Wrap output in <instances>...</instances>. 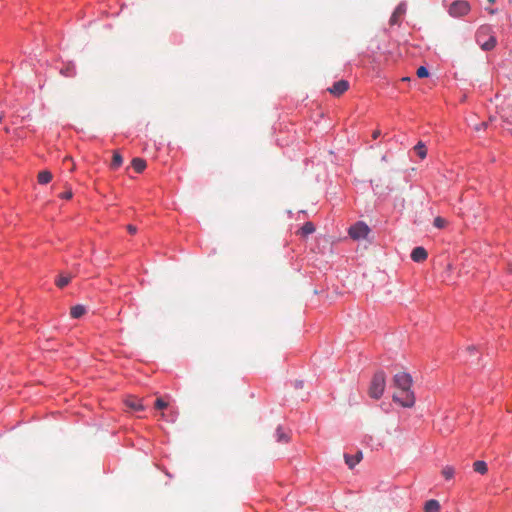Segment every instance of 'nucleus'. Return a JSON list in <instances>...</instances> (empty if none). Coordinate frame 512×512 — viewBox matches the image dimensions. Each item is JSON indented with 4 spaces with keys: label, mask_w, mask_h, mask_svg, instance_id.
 <instances>
[{
    "label": "nucleus",
    "mask_w": 512,
    "mask_h": 512,
    "mask_svg": "<svg viewBox=\"0 0 512 512\" xmlns=\"http://www.w3.org/2000/svg\"><path fill=\"white\" fill-rule=\"evenodd\" d=\"M417 76L419 78H424V77H427L429 75V72L428 70L424 67V66H420L418 69H417V72H416Z\"/></svg>",
    "instance_id": "b1692460"
},
{
    "label": "nucleus",
    "mask_w": 512,
    "mask_h": 512,
    "mask_svg": "<svg viewBox=\"0 0 512 512\" xmlns=\"http://www.w3.org/2000/svg\"><path fill=\"white\" fill-rule=\"evenodd\" d=\"M370 232V228L368 227V225L362 221H359L357 223H355L353 226H351L349 228V236L353 239V240H360V239H365L368 234Z\"/></svg>",
    "instance_id": "20e7f679"
},
{
    "label": "nucleus",
    "mask_w": 512,
    "mask_h": 512,
    "mask_svg": "<svg viewBox=\"0 0 512 512\" xmlns=\"http://www.w3.org/2000/svg\"><path fill=\"white\" fill-rule=\"evenodd\" d=\"M276 439L278 442L288 443L290 437L281 427H278L276 430Z\"/></svg>",
    "instance_id": "a211bd4d"
},
{
    "label": "nucleus",
    "mask_w": 512,
    "mask_h": 512,
    "mask_svg": "<svg viewBox=\"0 0 512 512\" xmlns=\"http://www.w3.org/2000/svg\"><path fill=\"white\" fill-rule=\"evenodd\" d=\"M314 231H315V227H314L313 223H311V222H306L300 229V233L303 236L312 234Z\"/></svg>",
    "instance_id": "412c9836"
},
{
    "label": "nucleus",
    "mask_w": 512,
    "mask_h": 512,
    "mask_svg": "<svg viewBox=\"0 0 512 512\" xmlns=\"http://www.w3.org/2000/svg\"><path fill=\"white\" fill-rule=\"evenodd\" d=\"M127 230H128V232H129V233H131V234H135V233H136V231H137V228H136L134 225L129 224V225L127 226Z\"/></svg>",
    "instance_id": "bb28decb"
},
{
    "label": "nucleus",
    "mask_w": 512,
    "mask_h": 512,
    "mask_svg": "<svg viewBox=\"0 0 512 512\" xmlns=\"http://www.w3.org/2000/svg\"><path fill=\"white\" fill-rule=\"evenodd\" d=\"M434 226L438 229H442L446 226L447 221L442 217H436L433 222Z\"/></svg>",
    "instance_id": "5701e85b"
},
{
    "label": "nucleus",
    "mask_w": 512,
    "mask_h": 512,
    "mask_svg": "<svg viewBox=\"0 0 512 512\" xmlns=\"http://www.w3.org/2000/svg\"><path fill=\"white\" fill-rule=\"evenodd\" d=\"M75 169V165L73 163H71V167H69V171H73Z\"/></svg>",
    "instance_id": "7c9ffc66"
},
{
    "label": "nucleus",
    "mask_w": 512,
    "mask_h": 512,
    "mask_svg": "<svg viewBox=\"0 0 512 512\" xmlns=\"http://www.w3.org/2000/svg\"><path fill=\"white\" fill-rule=\"evenodd\" d=\"M425 512H440V504L437 500H429L424 507Z\"/></svg>",
    "instance_id": "4468645a"
},
{
    "label": "nucleus",
    "mask_w": 512,
    "mask_h": 512,
    "mask_svg": "<svg viewBox=\"0 0 512 512\" xmlns=\"http://www.w3.org/2000/svg\"><path fill=\"white\" fill-rule=\"evenodd\" d=\"M168 407V403L165 402L162 398H157L155 401V408L157 409H165Z\"/></svg>",
    "instance_id": "393cba45"
},
{
    "label": "nucleus",
    "mask_w": 512,
    "mask_h": 512,
    "mask_svg": "<svg viewBox=\"0 0 512 512\" xmlns=\"http://www.w3.org/2000/svg\"><path fill=\"white\" fill-rule=\"evenodd\" d=\"M486 10H487L490 14H492V15H493V14H495V13L497 12V10H495V9H489V8H487Z\"/></svg>",
    "instance_id": "c756f323"
},
{
    "label": "nucleus",
    "mask_w": 512,
    "mask_h": 512,
    "mask_svg": "<svg viewBox=\"0 0 512 512\" xmlns=\"http://www.w3.org/2000/svg\"><path fill=\"white\" fill-rule=\"evenodd\" d=\"M349 88V82L346 80H340L333 84L332 87L328 88L330 94L339 97L345 93Z\"/></svg>",
    "instance_id": "423d86ee"
},
{
    "label": "nucleus",
    "mask_w": 512,
    "mask_h": 512,
    "mask_svg": "<svg viewBox=\"0 0 512 512\" xmlns=\"http://www.w3.org/2000/svg\"><path fill=\"white\" fill-rule=\"evenodd\" d=\"M71 163H72V159L69 158V157H66L64 160H63V164H68V167H71Z\"/></svg>",
    "instance_id": "cd10ccee"
},
{
    "label": "nucleus",
    "mask_w": 512,
    "mask_h": 512,
    "mask_svg": "<svg viewBox=\"0 0 512 512\" xmlns=\"http://www.w3.org/2000/svg\"><path fill=\"white\" fill-rule=\"evenodd\" d=\"M60 74L65 77H75L76 76L75 66L72 64H69V65L61 68Z\"/></svg>",
    "instance_id": "dca6fc26"
},
{
    "label": "nucleus",
    "mask_w": 512,
    "mask_h": 512,
    "mask_svg": "<svg viewBox=\"0 0 512 512\" xmlns=\"http://www.w3.org/2000/svg\"><path fill=\"white\" fill-rule=\"evenodd\" d=\"M476 41L484 51L492 50L497 43L496 37L491 33L489 26H482L476 33Z\"/></svg>",
    "instance_id": "f03ea898"
},
{
    "label": "nucleus",
    "mask_w": 512,
    "mask_h": 512,
    "mask_svg": "<svg viewBox=\"0 0 512 512\" xmlns=\"http://www.w3.org/2000/svg\"><path fill=\"white\" fill-rule=\"evenodd\" d=\"M473 470L479 474L484 475L487 473L488 467L485 461L478 460L473 463Z\"/></svg>",
    "instance_id": "ddd939ff"
},
{
    "label": "nucleus",
    "mask_w": 512,
    "mask_h": 512,
    "mask_svg": "<svg viewBox=\"0 0 512 512\" xmlns=\"http://www.w3.org/2000/svg\"><path fill=\"white\" fill-rule=\"evenodd\" d=\"M427 256V251L423 247H416L411 253V259L415 262H423L427 259Z\"/></svg>",
    "instance_id": "6e6552de"
},
{
    "label": "nucleus",
    "mask_w": 512,
    "mask_h": 512,
    "mask_svg": "<svg viewBox=\"0 0 512 512\" xmlns=\"http://www.w3.org/2000/svg\"><path fill=\"white\" fill-rule=\"evenodd\" d=\"M488 1H489L490 3H494V2H495V0H488Z\"/></svg>",
    "instance_id": "f704fd0d"
},
{
    "label": "nucleus",
    "mask_w": 512,
    "mask_h": 512,
    "mask_svg": "<svg viewBox=\"0 0 512 512\" xmlns=\"http://www.w3.org/2000/svg\"><path fill=\"white\" fill-rule=\"evenodd\" d=\"M72 196H73V193H72V190H71V189H69V190H67L66 192L61 193V194L59 195V197H60V198H62V199H66V200L71 199V198H72Z\"/></svg>",
    "instance_id": "a878e982"
},
{
    "label": "nucleus",
    "mask_w": 512,
    "mask_h": 512,
    "mask_svg": "<svg viewBox=\"0 0 512 512\" xmlns=\"http://www.w3.org/2000/svg\"><path fill=\"white\" fill-rule=\"evenodd\" d=\"M123 163V158L118 152H114L112 162H111V168L116 170L118 169Z\"/></svg>",
    "instance_id": "aec40b11"
},
{
    "label": "nucleus",
    "mask_w": 512,
    "mask_h": 512,
    "mask_svg": "<svg viewBox=\"0 0 512 512\" xmlns=\"http://www.w3.org/2000/svg\"><path fill=\"white\" fill-rule=\"evenodd\" d=\"M131 165L137 173H141L146 168V161L142 158H134Z\"/></svg>",
    "instance_id": "9b49d317"
},
{
    "label": "nucleus",
    "mask_w": 512,
    "mask_h": 512,
    "mask_svg": "<svg viewBox=\"0 0 512 512\" xmlns=\"http://www.w3.org/2000/svg\"><path fill=\"white\" fill-rule=\"evenodd\" d=\"M380 130H375L372 134L373 139H377L380 136Z\"/></svg>",
    "instance_id": "c85d7f7f"
},
{
    "label": "nucleus",
    "mask_w": 512,
    "mask_h": 512,
    "mask_svg": "<svg viewBox=\"0 0 512 512\" xmlns=\"http://www.w3.org/2000/svg\"><path fill=\"white\" fill-rule=\"evenodd\" d=\"M481 125H482V127H486V123L485 122H482Z\"/></svg>",
    "instance_id": "72a5a7b5"
},
{
    "label": "nucleus",
    "mask_w": 512,
    "mask_h": 512,
    "mask_svg": "<svg viewBox=\"0 0 512 512\" xmlns=\"http://www.w3.org/2000/svg\"><path fill=\"white\" fill-rule=\"evenodd\" d=\"M406 12V5L405 4H399L395 11L393 12L391 18H390V24L395 25L399 23L400 17L404 15Z\"/></svg>",
    "instance_id": "1a4fd4ad"
},
{
    "label": "nucleus",
    "mask_w": 512,
    "mask_h": 512,
    "mask_svg": "<svg viewBox=\"0 0 512 512\" xmlns=\"http://www.w3.org/2000/svg\"><path fill=\"white\" fill-rule=\"evenodd\" d=\"M393 386L396 391L393 393V401L403 407L410 408L415 404V396L411 390L412 377L406 372H399L393 377Z\"/></svg>",
    "instance_id": "f257e3e1"
},
{
    "label": "nucleus",
    "mask_w": 512,
    "mask_h": 512,
    "mask_svg": "<svg viewBox=\"0 0 512 512\" xmlns=\"http://www.w3.org/2000/svg\"><path fill=\"white\" fill-rule=\"evenodd\" d=\"M386 386V377L384 372L379 371L376 372L371 380L370 386H369V396L373 399H379Z\"/></svg>",
    "instance_id": "7ed1b4c3"
},
{
    "label": "nucleus",
    "mask_w": 512,
    "mask_h": 512,
    "mask_svg": "<svg viewBox=\"0 0 512 512\" xmlns=\"http://www.w3.org/2000/svg\"><path fill=\"white\" fill-rule=\"evenodd\" d=\"M345 462L349 466V468H353L356 464H358L362 459V452H358L355 456H351L348 454L344 455Z\"/></svg>",
    "instance_id": "9d476101"
},
{
    "label": "nucleus",
    "mask_w": 512,
    "mask_h": 512,
    "mask_svg": "<svg viewBox=\"0 0 512 512\" xmlns=\"http://www.w3.org/2000/svg\"><path fill=\"white\" fill-rule=\"evenodd\" d=\"M469 11V3L463 0L453 2L449 7V14L452 17H463L468 14Z\"/></svg>",
    "instance_id": "39448f33"
},
{
    "label": "nucleus",
    "mask_w": 512,
    "mask_h": 512,
    "mask_svg": "<svg viewBox=\"0 0 512 512\" xmlns=\"http://www.w3.org/2000/svg\"><path fill=\"white\" fill-rule=\"evenodd\" d=\"M508 269L510 272H512V264L509 265Z\"/></svg>",
    "instance_id": "473e14b6"
},
{
    "label": "nucleus",
    "mask_w": 512,
    "mask_h": 512,
    "mask_svg": "<svg viewBox=\"0 0 512 512\" xmlns=\"http://www.w3.org/2000/svg\"><path fill=\"white\" fill-rule=\"evenodd\" d=\"M3 118H4V114H0V123L2 122Z\"/></svg>",
    "instance_id": "2f4dec72"
},
{
    "label": "nucleus",
    "mask_w": 512,
    "mask_h": 512,
    "mask_svg": "<svg viewBox=\"0 0 512 512\" xmlns=\"http://www.w3.org/2000/svg\"><path fill=\"white\" fill-rule=\"evenodd\" d=\"M441 474L446 480H450L455 474V469L452 466H445L442 469Z\"/></svg>",
    "instance_id": "4be33fe9"
},
{
    "label": "nucleus",
    "mask_w": 512,
    "mask_h": 512,
    "mask_svg": "<svg viewBox=\"0 0 512 512\" xmlns=\"http://www.w3.org/2000/svg\"><path fill=\"white\" fill-rule=\"evenodd\" d=\"M125 405L127 408H129L132 411H142L144 410V406L142 405V402L140 399L134 396H129L125 400Z\"/></svg>",
    "instance_id": "0eeeda50"
},
{
    "label": "nucleus",
    "mask_w": 512,
    "mask_h": 512,
    "mask_svg": "<svg viewBox=\"0 0 512 512\" xmlns=\"http://www.w3.org/2000/svg\"><path fill=\"white\" fill-rule=\"evenodd\" d=\"M86 312V309L82 305H76L71 308L70 314L72 318H80Z\"/></svg>",
    "instance_id": "f3484780"
},
{
    "label": "nucleus",
    "mask_w": 512,
    "mask_h": 512,
    "mask_svg": "<svg viewBox=\"0 0 512 512\" xmlns=\"http://www.w3.org/2000/svg\"><path fill=\"white\" fill-rule=\"evenodd\" d=\"M72 278H73V275L70 273L61 274V275H59V277L57 278L55 283L59 288H63L66 285H68V283L71 281Z\"/></svg>",
    "instance_id": "f8f14e48"
},
{
    "label": "nucleus",
    "mask_w": 512,
    "mask_h": 512,
    "mask_svg": "<svg viewBox=\"0 0 512 512\" xmlns=\"http://www.w3.org/2000/svg\"><path fill=\"white\" fill-rule=\"evenodd\" d=\"M52 180V174L48 170H43L38 173V182L40 184H48Z\"/></svg>",
    "instance_id": "2eb2a0df"
},
{
    "label": "nucleus",
    "mask_w": 512,
    "mask_h": 512,
    "mask_svg": "<svg viewBox=\"0 0 512 512\" xmlns=\"http://www.w3.org/2000/svg\"><path fill=\"white\" fill-rule=\"evenodd\" d=\"M414 150L421 159H424L427 155V149L423 142H418L415 145Z\"/></svg>",
    "instance_id": "6ab92c4d"
}]
</instances>
